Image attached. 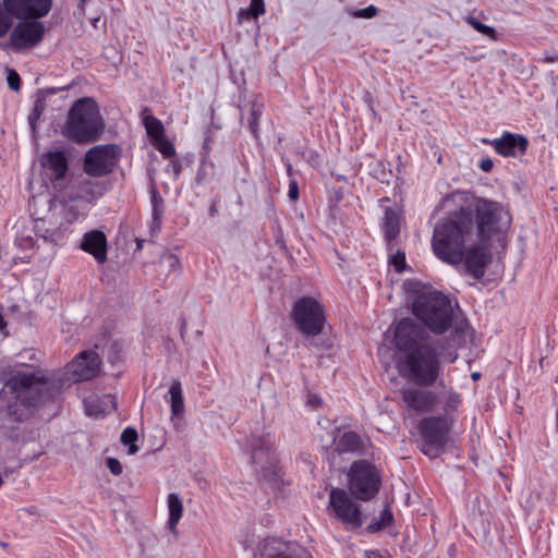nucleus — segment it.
Returning a JSON list of instances; mask_svg holds the SVG:
<instances>
[{"mask_svg":"<svg viewBox=\"0 0 558 558\" xmlns=\"http://www.w3.org/2000/svg\"><path fill=\"white\" fill-rule=\"evenodd\" d=\"M472 338V328L468 320H458L448 340L423 342L422 330L411 319H401L395 330V344L400 353L397 361L399 374L417 386H434L442 373V359L453 363L457 352L444 353L445 345L462 347Z\"/></svg>","mask_w":558,"mask_h":558,"instance_id":"obj_1","label":"nucleus"},{"mask_svg":"<svg viewBox=\"0 0 558 558\" xmlns=\"http://www.w3.org/2000/svg\"><path fill=\"white\" fill-rule=\"evenodd\" d=\"M1 376L4 389L13 393L16 402L26 409L52 398L64 386L63 375L59 372L44 373L27 367L26 369L13 368L8 374L3 372Z\"/></svg>","mask_w":558,"mask_h":558,"instance_id":"obj_2","label":"nucleus"},{"mask_svg":"<svg viewBox=\"0 0 558 558\" xmlns=\"http://www.w3.org/2000/svg\"><path fill=\"white\" fill-rule=\"evenodd\" d=\"M473 210L475 220L472 215L466 219L473 244L502 242L511 223L508 209L498 202L480 198Z\"/></svg>","mask_w":558,"mask_h":558,"instance_id":"obj_3","label":"nucleus"},{"mask_svg":"<svg viewBox=\"0 0 558 558\" xmlns=\"http://www.w3.org/2000/svg\"><path fill=\"white\" fill-rule=\"evenodd\" d=\"M412 313L435 335H444L453 324V308L450 299L435 290L418 293L412 303Z\"/></svg>","mask_w":558,"mask_h":558,"instance_id":"obj_4","label":"nucleus"},{"mask_svg":"<svg viewBox=\"0 0 558 558\" xmlns=\"http://www.w3.org/2000/svg\"><path fill=\"white\" fill-rule=\"evenodd\" d=\"M104 121L96 101L81 98L71 107L62 133L69 140L78 143H90L102 132Z\"/></svg>","mask_w":558,"mask_h":558,"instance_id":"obj_5","label":"nucleus"},{"mask_svg":"<svg viewBox=\"0 0 558 558\" xmlns=\"http://www.w3.org/2000/svg\"><path fill=\"white\" fill-rule=\"evenodd\" d=\"M435 256L471 275L482 279L493 260L488 246H432Z\"/></svg>","mask_w":558,"mask_h":558,"instance_id":"obj_6","label":"nucleus"},{"mask_svg":"<svg viewBox=\"0 0 558 558\" xmlns=\"http://www.w3.org/2000/svg\"><path fill=\"white\" fill-rule=\"evenodd\" d=\"M291 318L308 344L317 345L314 338L323 332L326 325L324 305L315 298L302 296L293 303Z\"/></svg>","mask_w":558,"mask_h":558,"instance_id":"obj_7","label":"nucleus"},{"mask_svg":"<svg viewBox=\"0 0 558 558\" xmlns=\"http://www.w3.org/2000/svg\"><path fill=\"white\" fill-rule=\"evenodd\" d=\"M453 425L450 418L439 415L422 418L417 425L421 451L430 458L440 454Z\"/></svg>","mask_w":558,"mask_h":558,"instance_id":"obj_8","label":"nucleus"},{"mask_svg":"<svg viewBox=\"0 0 558 558\" xmlns=\"http://www.w3.org/2000/svg\"><path fill=\"white\" fill-rule=\"evenodd\" d=\"M380 485L381 477L374 465L364 460L352 463L348 473V488L353 497L368 501L377 495Z\"/></svg>","mask_w":558,"mask_h":558,"instance_id":"obj_9","label":"nucleus"},{"mask_svg":"<svg viewBox=\"0 0 558 558\" xmlns=\"http://www.w3.org/2000/svg\"><path fill=\"white\" fill-rule=\"evenodd\" d=\"M328 511H330L347 530L360 529L364 523L361 505L343 488L336 487L330 490Z\"/></svg>","mask_w":558,"mask_h":558,"instance_id":"obj_10","label":"nucleus"},{"mask_svg":"<svg viewBox=\"0 0 558 558\" xmlns=\"http://www.w3.org/2000/svg\"><path fill=\"white\" fill-rule=\"evenodd\" d=\"M470 225L464 219L447 217L434 228L432 244H473Z\"/></svg>","mask_w":558,"mask_h":558,"instance_id":"obj_11","label":"nucleus"},{"mask_svg":"<svg viewBox=\"0 0 558 558\" xmlns=\"http://www.w3.org/2000/svg\"><path fill=\"white\" fill-rule=\"evenodd\" d=\"M269 438H254L251 442L252 465L255 473L267 481L274 478L278 469V459Z\"/></svg>","mask_w":558,"mask_h":558,"instance_id":"obj_12","label":"nucleus"},{"mask_svg":"<svg viewBox=\"0 0 558 558\" xmlns=\"http://www.w3.org/2000/svg\"><path fill=\"white\" fill-rule=\"evenodd\" d=\"M117 157L114 145H99L90 148L84 159V170L93 177H101L111 172Z\"/></svg>","mask_w":558,"mask_h":558,"instance_id":"obj_13","label":"nucleus"},{"mask_svg":"<svg viewBox=\"0 0 558 558\" xmlns=\"http://www.w3.org/2000/svg\"><path fill=\"white\" fill-rule=\"evenodd\" d=\"M100 357L93 350L82 351L72 362L66 365V380L75 383L86 381L95 378L100 371ZM64 381L65 378L63 377Z\"/></svg>","mask_w":558,"mask_h":558,"instance_id":"obj_14","label":"nucleus"},{"mask_svg":"<svg viewBox=\"0 0 558 558\" xmlns=\"http://www.w3.org/2000/svg\"><path fill=\"white\" fill-rule=\"evenodd\" d=\"M45 34V26L38 21L17 23L10 34V43L15 50L31 48L39 44Z\"/></svg>","mask_w":558,"mask_h":558,"instance_id":"obj_15","label":"nucleus"},{"mask_svg":"<svg viewBox=\"0 0 558 558\" xmlns=\"http://www.w3.org/2000/svg\"><path fill=\"white\" fill-rule=\"evenodd\" d=\"M51 0H3V5L16 19H39L48 14Z\"/></svg>","mask_w":558,"mask_h":558,"instance_id":"obj_16","label":"nucleus"},{"mask_svg":"<svg viewBox=\"0 0 558 558\" xmlns=\"http://www.w3.org/2000/svg\"><path fill=\"white\" fill-rule=\"evenodd\" d=\"M472 198L473 196L470 192L457 190L444 195L435 210H444L449 215V217L464 219L466 221L471 216V211L468 210V208L471 205Z\"/></svg>","mask_w":558,"mask_h":558,"instance_id":"obj_17","label":"nucleus"},{"mask_svg":"<svg viewBox=\"0 0 558 558\" xmlns=\"http://www.w3.org/2000/svg\"><path fill=\"white\" fill-rule=\"evenodd\" d=\"M402 400L409 409L421 414L434 411L438 396L423 386L409 387L402 390Z\"/></svg>","mask_w":558,"mask_h":558,"instance_id":"obj_18","label":"nucleus"},{"mask_svg":"<svg viewBox=\"0 0 558 558\" xmlns=\"http://www.w3.org/2000/svg\"><path fill=\"white\" fill-rule=\"evenodd\" d=\"M484 144H488L494 147L497 154L502 157H517L526 151L529 141L525 136L520 134H513L505 132L499 138H482Z\"/></svg>","mask_w":558,"mask_h":558,"instance_id":"obj_19","label":"nucleus"},{"mask_svg":"<svg viewBox=\"0 0 558 558\" xmlns=\"http://www.w3.org/2000/svg\"><path fill=\"white\" fill-rule=\"evenodd\" d=\"M43 167L47 170V175L58 186V182L63 179L68 171V160L62 151H50L43 157Z\"/></svg>","mask_w":558,"mask_h":558,"instance_id":"obj_20","label":"nucleus"},{"mask_svg":"<svg viewBox=\"0 0 558 558\" xmlns=\"http://www.w3.org/2000/svg\"><path fill=\"white\" fill-rule=\"evenodd\" d=\"M440 401L442 404V417L450 418L452 424L456 423L458 409L462 403V398L459 392L452 388L445 389L440 395Z\"/></svg>","mask_w":558,"mask_h":558,"instance_id":"obj_21","label":"nucleus"},{"mask_svg":"<svg viewBox=\"0 0 558 558\" xmlns=\"http://www.w3.org/2000/svg\"><path fill=\"white\" fill-rule=\"evenodd\" d=\"M338 453H360L363 449L361 437L354 432H345L335 442Z\"/></svg>","mask_w":558,"mask_h":558,"instance_id":"obj_22","label":"nucleus"},{"mask_svg":"<svg viewBox=\"0 0 558 558\" xmlns=\"http://www.w3.org/2000/svg\"><path fill=\"white\" fill-rule=\"evenodd\" d=\"M168 393L170 396L169 402L172 418H182L185 412V407L181 383L179 380H174L171 384Z\"/></svg>","mask_w":558,"mask_h":558,"instance_id":"obj_23","label":"nucleus"},{"mask_svg":"<svg viewBox=\"0 0 558 558\" xmlns=\"http://www.w3.org/2000/svg\"><path fill=\"white\" fill-rule=\"evenodd\" d=\"M400 213L397 209L387 208L383 220V229L385 239L390 242L393 241L400 232Z\"/></svg>","mask_w":558,"mask_h":558,"instance_id":"obj_24","label":"nucleus"},{"mask_svg":"<svg viewBox=\"0 0 558 558\" xmlns=\"http://www.w3.org/2000/svg\"><path fill=\"white\" fill-rule=\"evenodd\" d=\"M167 505L169 511L168 525L171 531H175L183 514V504L178 494L170 493L167 497Z\"/></svg>","mask_w":558,"mask_h":558,"instance_id":"obj_25","label":"nucleus"},{"mask_svg":"<svg viewBox=\"0 0 558 558\" xmlns=\"http://www.w3.org/2000/svg\"><path fill=\"white\" fill-rule=\"evenodd\" d=\"M48 95H49V92H47V90H38L36 94L34 108L28 117V122H29V125H31L33 132L36 131V123L40 119L43 112L47 108Z\"/></svg>","mask_w":558,"mask_h":558,"instance_id":"obj_26","label":"nucleus"},{"mask_svg":"<svg viewBox=\"0 0 558 558\" xmlns=\"http://www.w3.org/2000/svg\"><path fill=\"white\" fill-rule=\"evenodd\" d=\"M393 521V514L391 510L386 507L379 514L377 519H375L368 526L367 530L371 533H375L381 531L383 529L389 526Z\"/></svg>","mask_w":558,"mask_h":558,"instance_id":"obj_27","label":"nucleus"},{"mask_svg":"<svg viewBox=\"0 0 558 558\" xmlns=\"http://www.w3.org/2000/svg\"><path fill=\"white\" fill-rule=\"evenodd\" d=\"M144 125L148 136H150L154 141L160 140L163 137V126L161 122L153 116H147L144 118Z\"/></svg>","mask_w":558,"mask_h":558,"instance_id":"obj_28","label":"nucleus"},{"mask_svg":"<svg viewBox=\"0 0 558 558\" xmlns=\"http://www.w3.org/2000/svg\"><path fill=\"white\" fill-rule=\"evenodd\" d=\"M345 12L349 16L351 17H354V19H374L377 14H378V9L371 4L364 9H352V8H348L345 9Z\"/></svg>","mask_w":558,"mask_h":558,"instance_id":"obj_29","label":"nucleus"},{"mask_svg":"<svg viewBox=\"0 0 558 558\" xmlns=\"http://www.w3.org/2000/svg\"><path fill=\"white\" fill-rule=\"evenodd\" d=\"M263 113V105L254 102L251 106L250 118H248V128L251 132L256 136L258 130V122Z\"/></svg>","mask_w":558,"mask_h":558,"instance_id":"obj_30","label":"nucleus"},{"mask_svg":"<svg viewBox=\"0 0 558 558\" xmlns=\"http://www.w3.org/2000/svg\"><path fill=\"white\" fill-rule=\"evenodd\" d=\"M137 440V432L132 427H126L121 434V441L124 445H129V453L134 454L137 452L138 448L135 445Z\"/></svg>","mask_w":558,"mask_h":558,"instance_id":"obj_31","label":"nucleus"},{"mask_svg":"<svg viewBox=\"0 0 558 558\" xmlns=\"http://www.w3.org/2000/svg\"><path fill=\"white\" fill-rule=\"evenodd\" d=\"M465 21L478 33H481L492 39H496V31L493 27L481 23L477 19H475L473 16H468L465 19Z\"/></svg>","mask_w":558,"mask_h":558,"instance_id":"obj_32","label":"nucleus"},{"mask_svg":"<svg viewBox=\"0 0 558 558\" xmlns=\"http://www.w3.org/2000/svg\"><path fill=\"white\" fill-rule=\"evenodd\" d=\"M81 244H107V236L101 230H93L84 234Z\"/></svg>","mask_w":558,"mask_h":558,"instance_id":"obj_33","label":"nucleus"},{"mask_svg":"<svg viewBox=\"0 0 558 558\" xmlns=\"http://www.w3.org/2000/svg\"><path fill=\"white\" fill-rule=\"evenodd\" d=\"M83 251L93 255V257L100 264L107 259V247L108 246H80Z\"/></svg>","mask_w":558,"mask_h":558,"instance_id":"obj_34","label":"nucleus"},{"mask_svg":"<svg viewBox=\"0 0 558 558\" xmlns=\"http://www.w3.org/2000/svg\"><path fill=\"white\" fill-rule=\"evenodd\" d=\"M156 147L157 149L165 156V157H172L175 154V149L173 145L163 137L160 140H156Z\"/></svg>","mask_w":558,"mask_h":558,"instance_id":"obj_35","label":"nucleus"},{"mask_svg":"<svg viewBox=\"0 0 558 558\" xmlns=\"http://www.w3.org/2000/svg\"><path fill=\"white\" fill-rule=\"evenodd\" d=\"M391 265L393 266L395 270L397 272H402L405 269V253L398 251L392 257H391Z\"/></svg>","mask_w":558,"mask_h":558,"instance_id":"obj_36","label":"nucleus"},{"mask_svg":"<svg viewBox=\"0 0 558 558\" xmlns=\"http://www.w3.org/2000/svg\"><path fill=\"white\" fill-rule=\"evenodd\" d=\"M248 13L253 19H257L259 15L265 13L264 0H252L248 8Z\"/></svg>","mask_w":558,"mask_h":558,"instance_id":"obj_37","label":"nucleus"},{"mask_svg":"<svg viewBox=\"0 0 558 558\" xmlns=\"http://www.w3.org/2000/svg\"><path fill=\"white\" fill-rule=\"evenodd\" d=\"M106 465L113 475H120L123 471L120 461L116 458H108Z\"/></svg>","mask_w":558,"mask_h":558,"instance_id":"obj_38","label":"nucleus"},{"mask_svg":"<svg viewBox=\"0 0 558 558\" xmlns=\"http://www.w3.org/2000/svg\"><path fill=\"white\" fill-rule=\"evenodd\" d=\"M7 81H8L9 87L11 89L19 90L20 84H21V78H20V75L15 71H13V70L9 71Z\"/></svg>","mask_w":558,"mask_h":558,"instance_id":"obj_39","label":"nucleus"},{"mask_svg":"<svg viewBox=\"0 0 558 558\" xmlns=\"http://www.w3.org/2000/svg\"><path fill=\"white\" fill-rule=\"evenodd\" d=\"M151 203L154 207V218L157 219L160 215L159 206L162 204V198L157 191L151 192Z\"/></svg>","mask_w":558,"mask_h":558,"instance_id":"obj_40","label":"nucleus"},{"mask_svg":"<svg viewBox=\"0 0 558 558\" xmlns=\"http://www.w3.org/2000/svg\"><path fill=\"white\" fill-rule=\"evenodd\" d=\"M307 404L313 408H319L322 405V398L315 393L307 396Z\"/></svg>","mask_w":558,"mask_h":558,"instance_id":"obj_41","label":"nucleus"},{"mask_svg":"<svg viewBox=\"0 0 558 558\" xmlns=\"http://www.w3.org/2000/svg\"><path fill=\"white\" fill-rule=\"evenodd\" d=\"M493 167H494V162H493V160L490 158H484L480 162V168L484 172H490Z\"/></svg>","mask_w":558,"mask_h":558,"instance_id":"obj_42","label":"nucleus"},{"mask_svg":"<svg viewBox=\"0 0 558 558\" xmlns=\"http://www.w3.org/2000/svg\"><path fill=\"white\" fill-rule=\"evenodd\" d=\"M289 197L293 201L299 197V189L296 182H291L289 186Z\"/></svg>","mask_w":558,"mask_h":558,"instance_id":"obj_43","label":"nucleus"},{"mask_svg":"<svg viewBox=\"0 0 558 558\" xmlns=\"http://www.w3.org/2000/svg\"><path fill=\"white\" fill-rule=\"evenodd\" d=\"M252 15L248 13V9H241L238 13V20L242 23L244 20L251 19Z\"/></svg>","mask_w":558,"mask_h":558,"instance_id":"obj_44","label":"nucleus"},{"mask_svg":"<svg viewBox=\"0 0 558 558\" xmlns=\"http://www.w3.org/2000/svg\"><path fill=\"white\" fill-rule=\"evenodd\" d=\"M166 262L170 267L175 268L179 265V259L175 255H169L166 257Z\"/></svg>","mask_w":558,"mask_h":558,"instance_id":"obj_45","label":"nucleus"},{"mask_svg":"<svg viewBox=\"0 0 558 558\" xmlns=\"http://www.w3.org/2000/svg\"><path fill=\"white\" fill-rule=\"evenodd\" d=\"M86 412L88 415H96V416L98 415V413H100V411L93 408L92 403L86 404Z\"/></svg>","mask_w":558,"mask_h":558,"instance_id":"obj_46","label":"nucleus"},{"mask_svg":"<svg viewBox=\"0 0 558 558\" xmlns=\"http://www.w3.org/2000/svg\"><path fill=\"white\" fill-rule=\"evenodd\" d=\"M544 61H545V62H549V63H551V62H556V61H558V54H556V56H549V54H546V56L544 57Z\"/></svg>","mask_w":558,"mask_h":558,"instance_id":"obj_47","label":"nucleus"},{"mask_svg":"<svg viewBox=\"0 0 558 558\" xmlns=\"http://www.w3.org/2000/svg\"><path fill=\"white\" fill-rule=\"evenodd\" d=\"M7 320L4 319L3 315L0 313V331L5 330L7 328Z\"/></svg>","mask_w":558,"mask_h":558,"instance_id":"obj_48","label":"nucleus"},{"mask_svg":"<svg viewBox=\"0 0 558 558\" xmlns=\"http://www.w3.org/2000/svg\"><path fill=\"white\" fill-rule=\"evenodd\" d=\"M272 558H292V557H290V556H288V555H284V554H277V555H276L275 557H272Z\"/></svg>","mask_w":558,"mask_h":558,"instance_id":"obj_49","label":"nucleus"},{"mask_svg":"<svg viewBox=\"0 0 558 558\" xmlns=\"http://www.w3.org/2000/svg\"><path fill=\"white\" fill-rule=\"evenodd\" d=\"M472 378H473L474 380L478 379V378H480V374H478V373H473V374H472Z\"/></svg>","mask_w":558,"mask_h":558,"instance_id":"obj_50","label":"nucleus"},{"mask_svg":"<svg viewBox=\"0 0 558 558\" xmlns=\"http://www.w3.org/2000/svg\"><path fill=\"white\" fill-rule=\"evenodd\" d=\"M83 186H89L90 185V182L89 181H85L82 183Z\"/></svg>","mask_w":558,"mask_h":558,"instance_id":"obj_51","label":"nucleus"},{"mask_svg":"<svg viewBox=\"0 0 558 558\" xmlns=\"http://www.w3.org/2000/svg\"><path fill=\"white\" fill-rule=\"evenodd\" d=\"M3 485V476L2 474L0 473V487Z\"/></svg>","mask_w":558,"mask_h":558,"instance_id":"obj_52","label":"nucleus"},{"mask_svg":"<svg viewBox=\"0 0 558 558\" xmlns=\"http://www.w3.org/2000/svg\"><path fill=\"white\" fill-rule=\"evenodd\" d=\"M185 326H186V323H185V322H183V324H182V329H181V332H182V333H183V331H184V329H185Z\"/></svg>","mask_w":558,"mask_h":558,"instance_id":"obj_53","label":"nucleus"},{"mask_svg":"<svg viewBox=\"0 0 558 558\" xmlns=\"http://www.w3.org/2000/svg\"><path fill=\"white\" fill-rule=\"evenodd\" d=\"M556 420H557V432H558V410L556 411Z\"/></svg>","mask_w":558,"mask_h":558,"instance_id":"obj_54","label":"nucleus"},{"mask_svg":"<svg viewBox=\"0 0 558 558\" xmlns=\"http://www.w3.org/2000/svg\"><path fill=\"white\" fill-rule=\"evenodd\" d=\"M1 546H2L3 548H5V547L8 546V544H7V543H2V544H1Z\"/></svg>","mask_w":558,"mask_h":558,"instance_id":"obj_55","label":"nucleus"}]
</instances>
